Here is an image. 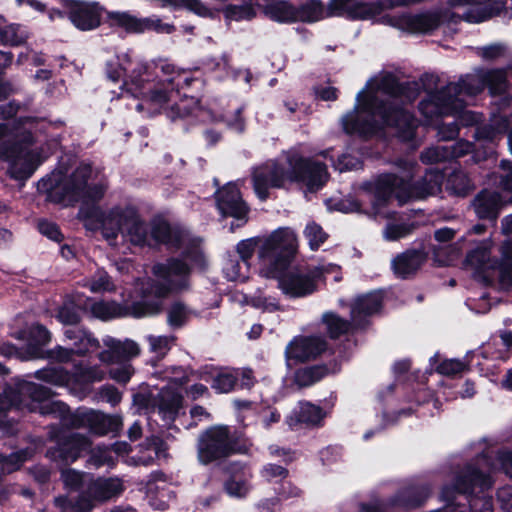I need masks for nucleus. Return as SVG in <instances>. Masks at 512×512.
I'll list each match as a JSON object with an SVG mask.
<instances>
[{"label":"nucleus","mask_w":512,"mask_h":512,"mask_svg":"<svg viewBox=\"0 0 512 512\" xmlns=\"http://www.w3.org/2000/svg\"><path fill=\"white\" fill-rule=\"evenodd\" d=\"M41 185L49 192V197L65 205L80 202L78 218L89 230H100L102 236L114 244L119 234L136 246L149 244L145 222L131 205H116L102 210L98 205L107 189L101 174L89 164L79 165L69 176L60 172L52 173L43 179Z\"/></svg>","instance_id":"obj_1"},{"label":"nucleus","mask_w":512,"mask_h":512,"mask_svg":"<svg viewBox=\"0 0 512 512\" xmlns=\"http://www.w3.org/2000/svg\"><path fill=\"white\" fill-rule=\"evenodd\" d=\"M418 91L416 83L401 85L391 74L371 78L357 94L354 110L341 118L344 131L370 136L387 128L400 139L411 140L418 121L398 106L414 101Z\"/></svg>","instance_id":"obj_2"},{"label":"nucleus","mask_w":512,"mask_h":512,"mask_svg":"<svg viewBox=\"0 0 512 512\" xmlns=\"http://www.w3.org/2000/svg\"><path fill=\"white\" fill-rule=\"evenodd\" d=\"M159 82L153 83L150 80L148 67L144 64H136L131 74L124 80L123 86L127 94L133 97L142 98L136 105L139 112L147 110L149 114L164 112L169 118L176 119L191 114V106H197L194 98H182L176 101L178 90L191 85L193 81L189 73L180 71L171 63L160 61L156 65ZM196 108V115L202 120H222L235 132L244 130V120L241 117V110L237 109L233 114L215 115L210 109Z\"/></svg>","instance_id":"obj_3"},{"label":"nucleus","mask_w":512,"mask_h":512,"mask_svg":"<svg viewBox=\"0 0 512 512\" xmlns=\"http://www.w3.org/2000/svg\"><path fill=\"white\" fill-rule=\"evenodd\" d=\"M488 86L491 93L501 94L507 89L506 72L502 69L479 70L461 78L458 83H451L444 89L431 93L420 103L419 109L428 124L434 119L456 114L462 125H473L480 121L481 115L463 109L469 105V98Z\"/></svg>","instance_id":"obj_4"},{"label":"nucleus","mask_w":512,"mask_h":512,"mask_svg":"<svg viewBox=\"0 0 512 512\" xmlns=\"http://www.w3.org/2000/svg\"><path fill=\"white\" fill-rule=\"evenodd\" d=\"M328 179L325 165L289 152L279 161H270L253 172L254 190L261 200L268 197L269 188H283L300 183L309 191L320 189Z\"/></svg>","instance_id":"obj_5"},{"label":"nucleus","mask_w":512,"mask_h":512,"mask_svg":"<svg viewBox=\"0 0 512 512\" xmlns=\"http://www.w3.org/2000/svg\"><path fill=\"white\" fill-rule=\"evenodd\" d=\"M413 165L411 162L405 163L400 178L394 174H383L363 185L366 197L373 203L376 211L392 195L403 204L410 199H423L440 192L444 176L437 170H429L421 182L411 187L408 180L412 177Z\"/></svg>","instance_id":"obj_6"},{"label":"nucleus","mask_w":512,"mask_h":512,"mask_svg":"<svg viewBox=\"0 0 512 512\" xmlns=\"http://www.w3.org/2000/svg\"><path fill=\"white\" fill-rule=\"evenodd\" d=\"M334 4L342 15L353 19L376 20L410 33H426L434 30L440 24V15L437 11L417 14L385 13L382 15L379 6L358 0H334Z\"/></svg>","instance_id":"obj_7"},{"label":"nucleus","mask_w":512,"mask_h":512,"mask_svg":"<svg viewBox=\"0 0 512 512\" xmlns=\"http://www.w3.org/2000/svg\"><path fill=\"white\" fill-rule=\"evenodd\" d=\"M190 266L182 259L171 258L152 268L156 278L137 281L136 292L143 301H159L171 293L184 291L190 286Z\"/></svg>","instance_id":"obj_8"},{"label":"nucleus","mask_w":512,"mask_h":512,"mask_svg":"<svg viewBox=\"0 0 512 512\" xmlns=\"http://www.w3.org/2000/svg\"><path fill=\"white\" fill-rule=\"evenodd\" d=\"M32 141L29 130L10 131L0 124V158L9 162L10 176L16 180L30 177L40 161L38 153L29 148Z\"/></svg>","instance_id":"obj_9"},{"label":"nucleus","mask_w":512,"mask_h":512,"mask_svg":"<svg viewBox=\"0 0 512 512\" xmlns=\"http://www.w3.org/2000/svg\"><path fill=\"white\" fill-rule=\"evenodd\" d=\"M50 397V390L46 387L23 381L18 383L16 388L3 389L0 393V411H8L14 406H24L42 415L65 417L68 407L62 402L52 401Z\"/></svg>","instance_id":"obj_10"},{"label":"nucleus","mask_w":512,"mask_h":512,"mask_svg":"<svg viewBox=\"0 0 512 512\" xmlns=\"http://www.w3.org/2000/svg\"><path fill=\"white\" fill-rule=\"evenodd\" d=\"M258 252L259 273L263 277H274L285 268L291 255L296 252L298 240L289 227H280L261 236Z\"/></svg>","instance_id":"obj_11"},{"label":"nucleus","mask_w":512,"mask_h":512,"mask_svg":"<svg viewBox=\"0 0 512 512\" xmlns=\"http://www.w3.org/2000/svg\"><path fill=\"white\" fill-rule=\"evenodd\" d=\"M125 302V305H120L114 301H96L90 305L84 304L83 308L89 310L95 318L103 321L125 316L134 318L151 317L161 312L159 301H143L136 291Z\"/></svg>","instance_id":"obj_12"},{"label":"nucleus","mask_w":512,"mask_h":512,"mask_svg":"<svg viewBox=\"0 0 512 512\" xmlns=\"http://www.w3.org/2000/svg\"><path fill=\"white\" fill-rule=\"evenodd\" d=\"M35 375L44 382L75 390L85 384L103 380L105 373L98 367H75L72 374L61 367H47L38 370Z\"/></svg>","instance_id":"obj_13"},{"label":"nucleus","mask_w":512,"mask_h":512,"mask_svg":"<svg viewBox=\"0 0 512 512\" xmlns=\"http://www.w3.org/2000/svg\"><path fill=\"white\" fill-rule=\"evenodd\" d=\"M232 450V440L227 426L211 427L199 437L198 460L204 465L227 457Z\"/></svg>","instance_id":"obj_14"},{"label":"nucleus","mask_w":512,"mask_h":512,"mask_svg":"<svg viewBox=\"0 0 512 512\" xmlns=\"http://www.w3.org/2000/svg\"><path fill=\"white\" fill-rule=\"evenodd\" d=\"M501 167L507 172L502 179V189L507 195L502 197L497 192L487 190L478 194L473 202V207L479 218L494 220L502 204L506 201L512 202V163L502 160Z\"/></svg>","instance_id":"obj_15"},{"label":"nucleus","mask_w":512,"mask_h":512,"mask_svg":"<svg viewBox=\"0 0 512 512\" xmlns=\"http://www.w3.org/2000/svg\"><path fill=\"white\" fill-rule=\"evenodd\" d=\"M122 490L123 484L118 478L90 479L87 488L75 500L71 510L75 512H90L96 502L118 495Z\"/></svg>","instance_id":"obj_16"},{"label":"nucleus","mask_w":512,"mask_h":512,"mask_svg":"<svg viewBox=\"0 0 512 512\" xmlns=\"http://www.w3.org/2000/svg\"><path fill=\"white\" fill-rule=\"evenodd\" d=\"M273 278L278 280L282 293L290 298L305 297L317 289L310 271L298 267L281 268Z\"/></svg>","instance_id":"obj_17"},{"label":"nucleus","mask_w":512,"mask_h":512,"mask_svg":"<svg viewBox=\"0 0 512 512\" xmlns=\"http://www.w3.org/2000/svg\"><path fill=\"white\" fill-rule=\"evenodd\" d=\"M65 424L73 427H87L97 435L117 432L122 427V419L118 415H106L93 410H77L65 418Z\"/></svg>","instance_id":"obj_18"},{"label":"nucleus","mask_w":512,"mask_h":512,"mask_svg":"<svg viewBox=\"0 0 512 512\" xmlns=\"http://www.w3.org/2000/svg\"><path fill=\"white\" fill-rule=\"evenodd\" d=\"M453 7H465L462 19L469 23L485 22L499 15L504 8V0H448Z\"/></svg>","instance_id":"obj_19"},{"label":"nucleus","mask_w":512,"mask_h":512,"mask_svg":"<svg viewBox=\"0 0 512 512\" xmlns=\"http://www.w3.org/2000/svg\"><path fill=\"white\" fill-rule=\"evenodd\" d=\"M217 206L224 216L235 218L242 226L247 222L248 207L242 200L236 184L229 183L216 194Z\"/></svg>","instance_id":"obj_20"},{"label":"nucleus","mask_w":512,"mask_h":512,"mask_svg":"<svg viewBox=\"0 0 512 512\" xmlns=\"http://www.w3.org/2000/svg\"><path fill=\"white\" fill-rule=\"evenodd\" d=\"M68 17L73 25L83 31L100 25L101 7L96 2L66 0Z\"/></svg>","instance_id":"obj_21"},{"label":"nucleus","mask_w":512,"mask_h":512,"mask_svg":"<svg viewBox=\"0 0 512 512\" xmlns=\"http://www.w3.org/2000/svg\"><path fill=\"white\" fill-rule=\"evenodd\" d=\"M327 413L319 406L310 402H300L290 414L285 422L292 430L300 428H318L324 423Z\"/></svg>","instance_id":"obj_22"},{"label":"nucleus","mask_w":512,"mask_h":512,"mask_svg":"<svg viewBox=\"0 0 512 512\" xmlns=\"http://www.w3.org/2000/svg\"><path fill=\"white\" fill-rule=\"evenodd\" d=\"M326 349V343L320 336L296 337L286 347L288 361H308L316 358Z\"/></svg>","instance_id":"obj_23"},{"label":"nucleus","mask_w":512,"mask_h":512,"mask_svg":"<svg viewBox=\"0 0 512 512\" xmlns=\"http://www.w3.org/2000/svg\"><path fill=\"white\" fill-rule=\"evenodd\" d=\"M103 342L107 347V350L99 354V359L103 363L111 364L121 360H128L138 356L140 353L139 345L130 339L120 341L108 336Z\"/></svg>","instance_id":"obj_24"},{"label":"nucleus","mask_w":512,"mask_h":512,"mask_svg":"<svg viewBox=\"0 0 512 512\" xmlns=\"http://www.w3.org/2000/svg\"><path fill=\"white\" fill-rule=\"evenodd\" d=\"M199 379L211 383L217 393H229L239 379V371L232 368L205 367L199 371Z\"/></svg>","instance_id":"obj_25"},{"label":"nucleus","mask_w":512,"mask_h":512,"mask_svg":"<svg viewBox=\"0 0 512 512\" xmlns=\"http://www.w3.org/2000/svg\"><path fill=\"white\" fill-rule=\"evenodd\" d=\"M151 238L157 243H164L170 247L181 248L190 242L189 234L179 228L171 227L164 221H157L151 229Z\"/></svg>","instance_id":"obj_26"},{"label":"nucleus","mask_w":512,"mask_h":512,"mask_svg":"<svg viewBox=\"0 0 512 512\" xmlns=\"http://www.w3.org/2000/svg\"><path fill=\"white\" fill-rule=\"evenodd\" d=\"M182 400L181 394L170 388H163L155 400V409L165 422L170 423L179 415Z\"/></svg>","instance_id":"obj_27"},{"label":"nucleus","mask_w":512,"mask_h":512,"mask_svg":"<svg viewBox=\"0 0 512 512\" xmlns=\"http://www.w3.org/2000/svg\"><path fill=\"white\" fill-rule=\"evenodd\" d=\"M90 447V440L80 434L72 433L65 438L63 443L51 453L53 459L60 458L66 463L73 462L77 459L81 451Z\"/></svg>","instance_id":"obj_28"},{"label":"nucleus","mask_w":512,"mask_h":512,"mask_svg":"<svg viewBox=\"0 0 512 512\" xmlns=\"http://www.w3.org/2000/svg\"><path fill=\"white\" fill-rule=\"evenodd\" d=\"M381 305L382 296L379 292H372L357 297L351 307V320L353 324L360 326L364 318L379 311Z\"/></svg>","instance_id":"obj_29"},{"label":"nucleus","mask_w":512,"mask_h":512,"mask_svg":"<svg viewBox=\"0 0 512 512\" xmlns=\"http://www.w3.org/2000/svg\"><path fill=\"white\" fill-rule=\"evenodd\" d=\"M64 335L77 356H84L99 346V342L89 332L77 327L66 329Z\"/></svg>","instance_id":"obj_30"},{"label":"nucleus","mask_w":512,"mask_h":512,"mask_svg":"<svg viewBox=\"0 0 512 512\" xmlns=\"http://www.w3.org/2000/svg\"><path fill=\"white\" fill-rule=\"evenodd\" d=\"M431 494L428 484L408 487L400 491L392 499L391 505L404 508H413L422 505Z\"/></svg>","instance_id":"obj_31"},{"label":"nucleus","mask_w":512,"mask_h":512,"mask_svg":"<svg viewBox=\"0 0 512 512\" xmlns=\"http://www.w3.org/2000/svg\"><path fill=\"white\" fill-rule=\"evenodd\" d=\"M424 254L419 251H407L397 256L392 261L394 273L399 277L405 278L413 274L423 264Z\"/></svg>","instance_id":"obj_32"},{"label":"nucleus","mask_w":512,"mask_h":512,"mask_svg":"<svg viewBox=\"0 0 512 512\" xmlns=\"http://www.w3.org/2000/svg\"><path fill=\"white\" fill-rule=\"evenodd\" d=\"M490 241L481 242L474 250L468 253L464 266L475 273L482 272L488 268H494L490 262Z\"/></svg>","instance_id":"obj_33"},{"label":"nucleus","mask_w":512,"mask_h":512,"mask_svg":"<svg viewBox=\"0 0 512 512\" xmlns=\"http://www.w3.org/2000/svg\"><path fill=\"white\" fill-rule=\"evenodd\" d=\"M195 316H197L195 310L181 301H176L170 305L167 311V324L173 329H178Z\"/></svg>","instance_id":"obj_34"},{"label":"nucleus","mask_w":512,"mask_h":512,"mask_svg":"<svg viewBox=\"0 0 512 512\" xmlns=\"http://www.w3.org/2000/svg\"><path fill=\"white\" fill-rule=\"evenodd\" d=\"M265 14L271 20L280 23L298 21L297 10L286 1H275L266 5Z\"/></svg>","instance_id":"obj_35"},{"label":"nucleus","mask_w":512,"mask_h":512,"mask_svg":"<svg viewBox=\"0 0 512 512\" xmlns=\"http://www.w3.org/2000/svg\"><path fill=\"white\" fill-rule=\"evenodd\" d=\"M141 20L133 14L126 11L107 12V21L110 26L124 29L127 32L140 33Z\"/></svg>","instance_id":"obj_36"},{"label":"nucleus","mask_w":512,"mask_h":512,"mask_svg":"<svg viewBox=\"0 0 512 512\" xmlns=\"http://www.w3.org/2000/svg\"><path fill=\"white\" fill-rule=\"evenodd\" d=\"M76 355L72 348L56 346L51 350L44 351L42 349H31V358H47L52 361L66 363L73 360V356Z\"/></svg>","instance_id":"obj_37"},{"label":"nucleus","mask_w":512,"mask_h":512,"mask_svg":"<svg viewBox=\"0 0 512 512\" xmlns=\"http://www.w3.org/2000/svg\"><path fill=\"white\" fill-rule=\"evenodd\" d=\"M328 374L324 366H311L299 369L295 374V382L300 387L311 386Z\"/></svg>","instance_id":"obj_38"},{"label":"nucleus","mask_w":512,"mask_h":512,"mask_svg":"<svg viewBox=\"0 0 512 512\" xmlns=\"http://www.w3.org/2000/svg\"><path fill=\"white\" fill-rule=\"evenodd\" d=\"M146 340L149 344L150 352L154 353L159 358H163L175 344L176 337L173 335H148L146 336Z\"/></svg>","instance_id":"obj_39"},{"label":"nucleus","mask_w":512,"mask_h":512,"mask_svg":"<svg viewBox=\"0 0 512 512\" xmlns=\"http://www.w3.org/2000/svg\"><path fill=\"white\" fill-rule=\"evenodd\" d=\"M33 454L32 449L27 448L16 453L11 454L9 457L0 455V470L3 474L11 473L17 470L23 462L31 458Z\"/></svg>","instance_id":"obj_40"},{"label":"nucleus","mask_w":512,"mask_h":512,"mask_svg":"<svg viewBox=\"0 0 512 512\" xmlns=\"http://www.w3.org/2000/svg\"><path fill=\"white\" fill-rule=\"evenodd\" d=\"M85 286H87L93 293L113 292L116 289V286L112 282L110 276L103 270L97 271L86 281Z\"/></svg>","instance_id":"obj_41"},{"label":"nucleus","mask_w":512,"mask_h":512,"mask_svg":"<svg viewBox=\"0 0 512 512\" xmlns=\"http://www.w3.org/2000/svg\"><path fill=\"white\" fill-rule=\"evenodd\" d=\"M132 66V61L127 53H122L116 57L115 60L108 62L107 75L109 79L116 82L123 77V75Z\"/></svg>","instance_id":"obj_42"},{"label":"nucleus","mask_w":512,"mask_h":512,"mask_svg":"<svg viewBox=\"0 0 512 512\" xmlns=\"http://www.w3.org/2000/svg\"><path fill=\"white\" fill-rule=\"evenodd\" d=\"M30 343L27 349V355L25 358L32 359L30 357L31 349H41L40 346H44L51 341L50 332L40 324H34L29 330Z\"/></svg>","instance_id":"obj_43"},{"label":"nucleus","mask_w":512,"mask_h":512,"mask_svg":"<svg viewBox=\"0 0 512 512\" xmlns=\"http://www.w3.org/2000/svg\"><path fill=\"white\" fill-rule=\"evenodd\" d=\"M249 263L240 262L235 259L226 261L223 272L230 281H245L248 278Z\"/></svg>","instance_id":"obj_44"},{"label":"nucleus","mask_w":512,"mask_h":512,"mask_svg":"<svg viewBox=\"0 0 512 512\" xmlns=\"http://www.w3.org/2000/svg\"><path fill=\"white\" fill-rule=\"evenodd\" d=\"M506 130V123L502 118L495 117L493 124L477 128L475 137L477 139L494 141Z\"/></svg>","instance_id":"obj_45"},{"label":"nucleus","mask_w":512,"mask_h":512,"mask_svg":"<svg viewBox=\"0 0 512 512\" xmlns=\"http://www.w3.org/2000/svg\"><path fill=\"white\" fill-rule=\"evenodd\" d=\"M164 379H167L170 384L183 386L192 380L199 379V371L188 372L181 367H170L165 371Z\"/></svg>","instance_id":"obj_46"},{"label":"nucleus","mask_w":512,"mask_h":512,"mask_svg":"<svg viewBox=\"0 0 512 512\" xmlns=\"http://www.w3.org/2000/svg\"><path fill=\"white\" fill-rule=\"evenodd\" d=\"M323 322L331 337L335 338L349 331L351 324L334 313H325Z\"/></svg>","instance_id":"obj_47"},{"label":"nucleus","mask_w":512,"mask_h":512,"mask_svg":"<svg viewBox=\"0 0 512 512\" xmlns=\"http://www.w3.org/2000/svg\"><path fill=\"white\" fill-rule=\"evenodd\" d=\"M500 338L502 344L504 345V350L492 351V346L487 345L484 347V357H491L492 359H499L502 361H506L509 357V351L512 348V332L511 331H503L500 334Z\"/></svg>","instance_id":"obj_48"},{"label":"nucleus","mask_w":512,"mask_h":512,"mask_svg":"<svg viewBox=\"0 0 512 512\" xmlns=\"http://www.w3.org/2000/svg\"><path fill=\"white\" fill-rule=\"evenodd\" d=\"M260 239L261 236L252 237L241 240L236 245V252L238 253L242 262L249 263V260L253 256L255 250L257 249V253L260 251Z\"/></svg>","instance_id":"obj_49"},{"label":"nucleus","mask_w":512,"mask_h":512,"mask_svg":"<svg viewBox=\"0 0 512 512\" xmlns=\"http://www.w3.org/2000/svg\"><path fill=\"white\" fill-rule=\"evenodd\" d=\"M1 42L6 45H19L26 39L25 31L17 25H8L0 29Z\"/></svg>","instance_id":"obj_50"},{"label":"nucleus","mask_w":512,"mask_h":512,"mask_svg":"<svg viewBox=\"0 0 512 512\" xmlns=\"http://www.w3.org/2000/svg\"><path fill=\"white\" fill-rule=\"evenodd\" d=\"M298 20L303 22H316L323 14V6L319 1H311L303 5L299 10Z\"/></svg>","instance_id":"obj_51"},{"label":"nucleus","mask_w":512,"mask_h":512,"mask_svg":"<svg viewBox=\"0 0 512 512\" xmlns=\"http://www.w3.org/2000/svg\"><path fill=\"white\" fill-rule=\"evenodd\" d=\"M304 235L307 238L309 246L312 250L318 249L327 238V234L323 231L321 226L314 222L307 224L304 230Z\"/></svg>","instance_id":"obj_52"},{"label":"nucleus","mask_w":512,"mask_h":512,"mask_svg":"<svg viewBox=\"0 0 512 512\" xmlns=\"http://www.w3.org/2000/svg\"><path fill=\"white\" fill-rule=\"evenodd\" d=\"M450 148L447 146H436L426 149L421 154V160L425 163H436L450 159Z\"/></svg>","instance_id":"obj_53"},{"label":"nucleus","mask_w":512,"mask_h":512,"mask_svg":"<svg viewBox=\"0 0 512 512\" xmlns=\"http://www.w3.org/2000/svg\"><path fill=\"white\" fill-rule=\"evenodd\" d=\"M146 30H154L157 33L170 34L174 32L175 27L172 24L163 23L161 19L152 16L141 20V32Z\"/></svg>","instance_id":"obj_54"},{"label":"nucleus","mask_w":512,"mask_h":512,"mask_svg":"<svg viewBox=\"0 0 512 512\" xmlns=\"http://www.w3.org/2000/svg\"><path fill=\"white\" fill-rule=\"evenodd\" d=\"M175 5L183 6L201 17L213 18L217 11L206 7L200 0H172Z\"/></svg>","instance_id":"obj_55"},{"label":"nucleus","mask_w":512,"mask_h":512,"mask_svg":"<svg viewBox=\"0 0 512 512\" xmlns=\"http://www.w3.org/2000/svg\"><path fill=\"white\" fill-rule=\"evenodd\" d=\"M412 229V225L389 223L383 231V237L387 241H396L410 234Z\"/></svg>","instance_id":"obj_56"},{"label":"nucleus","mask_w":512,"mask_h":512,"mask_svg":"<svg viewBox=\"0 0 512 512\" xmlns=\"http://www.w3.org/2000/svg\"><path fill=\"white\" fill-rule=\"evenodd\" d=\"M499 269V283L502 289H509L512 287V257L504 258L501 253V262L498 266Z\"/></svg>","instance_id":"obj_57"},{"label":"nucleus","mask_w":512,"mask_h":512,"mask_svg":"<svg viewBox=\"0 0 512 512\" xmlns=\"http://www.w3.org/2000/svg\"><path fill=\"white\" fill-rule=\"evenodd\" d=\"M467 368L468 364L463 361L457 359H447L439 364L437 371L443 375L454 376L466 371Z\"/></svg>","instance_id":"obj_58"},{"label":"nucleus","mask_w":512,"mask_h":512,"mask_svg":"<svg viewBox=\"0 0 512 512\" xmlns=\"http://www.w3.org/2000/svg\"><path fill=\"white\" fill-rule=\"evenodd\" d=\"M61 477L65 486L71 489H76L83 484L87 487L91 479L88 475H83L75 470H64Z\"/></svg>","instance_id":"obj_59"},{"label":"nucleus","mask_w":512,"mask_h":512,"mask_svg":"<svg viewBox=\"0 0 512 512\" xmlns=\"http://www.w3.org/2000/svg\"><path fill=\"white\" fill-rule=\"evenodd\" d=\"M248 303L263 312H274L280 309L279 303L275 298L267 297L262 294L255 295Z\"/></svg>","instance_id":"obj_60"},{"label":"nucleus","mask_w":512,"mask_h":512,"mask_svg":"<svg viewBox=\"0 0 512 512\" xmlns=\"http://www.w3.org/2000/svg\"><path fill=\"white\" fill-rule=\"evenodd\" d=\"M57 318L64 325H75L80 321L79 309L66 303L60 308Z\"/></svg>","instance_id":"obj_61"},{"label":"nucleus","mask_w":512,"mask_h":512,"mask_svg":"<svg viewBox=\"0 0 512 512\" xmlns=\"http://www.w3.org/2000/svg\"><path fill=\"white\" fill-rule=\"evenodd\" d=\"M507 53V47L502 43L491 44L478 50V54L485 60H496L505 57Z\"/></svg>","instance_id":"obj_62"},{"label":"nucleus","mask_w":512,"mask_h":512,"mask_svg":"<svg viewBox=\"0 0 512 512\" xmlns=\"http://www.w3.org/2000/svg\"><path fill=\"white\" fill-rule=\"evenodd\" d=\"M502 233L507 237L501 247L504 258L512 257V215L502 220Z\"/></svg>","instance_id":"obj_63"},{"label":"nucleus","mask_w":512,"mask_h":512,"mask_svg":"<svg viewBox=\"0 0 512 512\" xmlns=\"http://www.w3.org/2000/svg\"><path fill=\"white\" fill-rule=\"evenodd\" d=\"M261 476L267 481H277L288 476V470L276 464H266L261 469Z\"/></svg>","instance_id":"obj_64"}]
</instances>
